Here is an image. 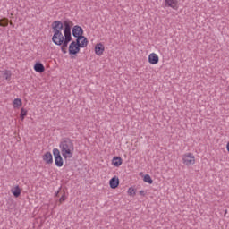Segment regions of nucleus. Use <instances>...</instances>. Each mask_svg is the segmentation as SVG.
Masks as SVG:
<instances>
[{"label": "nucleus", "mask_w": 229, "mask_h": 229, "mask_svg": "<svg viewBox=\"0 0 229 229\" xmlns=\"http://www.w3.org/2000/svg\"><path fill=\"white\" fill-rule=\"evenodd\" d=\"M128 194H130V196H135V189L129 188Z\"/></svg>", "instance_id": "24"}, {"label": "nucleus", "mask_w": 229, "mask_h": 229, "mask_svg": "<svg viewBox=\"0 0 229 229\" xmlns=\"http://www.w3.org/2000/svg\"><path fill=\"white\" fill-rule=\"evenodd\" d=\"M13 105L14 108H19V106H22V100L21 98H15L13 101Z\"/></svg>", "instance_id": "16"}, {"label": "nucleus", "mask_w": 229, "mask_h": 229, "mask_svg": "<svg viewBox=\"0 0 229 229\" xmlns=\"http://www.w3.org/2000/svg\"><path fill=\"white\" fill-rule=\"evenodd\" d=\"M67 199V196H65V193L62 195V197L59 199V203H64Z\"/></svg>", "instance_id": "25"}, {"label": "nucleus", "mask_w": 229, "mask_h": 229, "mask_svg": "<svg viewBox=\"0 0 229 229\" xmlns=\"http://www.w3.org/2000/svg\"><path fill=\"white\" fill-rule=\"evenodd\" d=\"M165 6L178 10V0H165Z\"/></svg>", "instance_id": "7"}, {"label": "nucleus", "mask_w": 229, "mask_h": 229, "mask_svg": "<svg viewBox=\"0 0 229 229\" xmlns=\"http://www.w3.org/2000/svg\"><path fill=\"white\" fill-rule=\"evenodd\" d=\"M61 155L67 160V158H72L74 155V143L70 138H63L59 143Z\"/></svg>", "instance_id": "1"}, {"label": "nucleus", "mask_w": 229, "mask_h": 229, "mask_svg": "<svg viewBox=\"0 0 229 229\" xmlns=\"http://www.w3.org/2000/svg\"><path fill=\"white\" fill-rule=\"evenodd\" d=\"M52 29L54 31L52 42H54L55 46H62V44H64V34H62V30H64V23L60 21H54L52 23Z\"/></svg>", "instance_id": "2"}, {"label": "nucleus", "mask_w": 229, "mask_h": 229, "mask_svg": "<svg viewBox=\"0 0 229 229\" xmlns=\"http://www.w3.org/2000/svg\"><path fill=\"white\" fill-rule=\"evenodd\" d=\"M55 164L56 167H62L64 165V158L62 157H57L56 159H55Z\"/></svg>", "instance_id": "17"}, {"label": "nucleus", "mask_w": 229, "mask_h": 229, "mask_svg": "<svg viewBox=\"0 0 229 229\" xmlns=\"http://www.w3.org/2000/svg\"><path fill=\"white\" fill-rule=\"evenodd\" d=\"M140 196H146V191L144 190L140 191Z\"/></svg>", "instance_id": "26"}, {"label": "nucleus", "mask_w": 229, "mask_h": 229, "mask_svg": "<svg viewBox=\"0 0 229 229\" xmlns=\"http://www.w3.org/2000/svg\"><path fill=\"white\" fill-rule=\"evenodd\" d=\"M43 160L46 164H48L49 165L53 164V155L51 154V152H46L43 155Z\"/></svg>", "instance_id": "11"}, {"label": "nucleus", "mask_w": 229, "mask_h": 229, "mask_svg": "<svg viewBox=\"0 0 229 229\" xmlns=\"http://www.w3.org/2000/svg\"><path fill=\"white\" fill-rule=\"evenodd\" d=\"M34 71H36V72H44L46 68L42 63H36L34 65Z\"/></svg>", "instance_id": "13"}, {"label": "nucleus", "mask_w": 229, "mask_h": 229, "mask_svg": "<svg viewBox=\"0 0 229 229\" xmlns=\"http://www.w3.org/2000/svg\"><path fill=\"white\" fill-rule=\"evenodd\" d=\"M26 115H28V110L21 108V114H20V117H21V121H24V117H26Z\"/></svg>", "instance_id": "22"}, {"label": "nucleus", "mask_w": 229, "mask_h": 229, "mask_svg": "<svg viewBox=\"0 0 229 229\" xmlns=\"http://www.w3.org/2000/svg\"><path fill=\"white\" fill-rule=\"evenodd\" d=\"M143 182L151 185V183H153V179H151V176L149 174H146L143 178Z\"/></svg>", "instance_id": "20"}, {"label": "nucleus", "mask_w": 229, "mask_h": 229, "mask_svg": "<svg viewBox=\"0 0 229 229\" xmlns=\"http://www.w3.org/2000/svg\"><path fill=\"white\" fill-rule=\"evenodd\" d=\"M182 164L187 166L194 165L196 164V157H194V154L191 152L182 155Z\"/></svg>", "instance_id": "4"}, {"label": "nucleus", "mask_w": 229, "mask_h": 229, "mask_svg": "<svg viewBox=\"0 0 229 229\" xmlns=\"http://www.w3.org/2000/svg\"><path fill=\"white\" fill-rule=\"evenodd\" d=\"M226 149H227V151H228V153H229V142H228L227 145H226Z\"/></svg>", "instance_id": "28"}, {"label": "nucleus", "mask_w": 229, "mask_h": 229, "mask_svg": "<svg viewBox=\"0 0 229 229\" xmlns=\"http://www.w3.org/2000/svg\"><path fill=\"white\" fill-rule=\"evenodd\" d=\"M105 52V46L102 43H98L95 46V55L98 56H101L103 53Z\"/></svg>", "instance_id": "8"}, {"label": "nucleus", "mask_w": 229, "mask_h": 229, "mask_svg": "<svg viewBox=\"0 0 229 229\" xmlns=\"http://www.w3.org/2000/svg\"><path fill=\"white\" fill-rule=\"evenodd\" d=\"M69 45V41H63L61 45V51L65 55L67 53V46Z\"/></svg>", "instance_id": "18"}, {"label": "nucleus", "mask_w": 229, "mask_h": 229, "mask_svg": "<svg viewBox=\"0 0 229 229\" xmlns=\"http://www.w3.org/2000/svg\"><path fill=\"white\" fill-rule=\"evenodd\" d=\"M112 164L114 165V167H120V165H123V159L119 157H114L112 159Z\"/></svg>", "instance_id": "14"}, {"label": "nucleus", "mask_w": 229, "mask_h": 229, "mask_svg": "<svg viewBox=\"0 0 229 229\" xmlns=\"http://www.w3.org/2000/svg\"><path fill=\"white\" fill-rule=\"evenodd\" d=\"M62 188H59V190L55 192V196H58V194H60V191Z\"/></svg>", "instance_id": "27"}, {"label": "nucleus", "mask_w": 229, "mask_h": 229, "mask_svg": "<svg viewBox=\"0 0 229 229\" xmlns=\"http://www.w3.org/2000/svg\"><path fill=\"white\" fill-rule=\"evenodd\" d=\"M4 76L5 80H7V81H10V80L12 79V72L5 70L4 72Z\"/></svg>", "instance_id": "21"}, {"label": "nucleus", "mask_w": 229, "mask_h": 229, "mask_svg": "<svg viewBox=\"0 0 229 229\" xmlns=\"http://www.w3.org/2000/svg\"><path fill=\"white\" fill-rule=\"evenodd\" d=\"M0 26H3L4 28H6L8 26V19L3 18L0 20Z\"/></svg>", "instance_id": "23"}, {"label": "nucleus", "mask_w": 229, "mask_h": 229, "mask_svg": "<svg viewBox=\"0 0 229 229\" xmlns=\"http://www.w3.org/2000/svg\"><path fill=\"white\" fill-rule=\"evenodd\" d=\"M71 24H72V21L69 20H65L63 22V27L64 26V41L65 42H71V40H72V37L71 36Z\"/></svg>", "instance_id": "3"}, {"label": "nucleus", "mask_w": 229, "mask_h": 229, "mask_svg": "<svg viewBox=\"0 0 229 229\" xmlns=\"http://www.w3.org/2000/svg\"><path fill=\"white\" fill-rule=\"evenodd\" d=\"M75 42H77V46H79V48L87 47V46L89 45V40L87 39V38H85V36H83L81 39L78 40L77 38Z\"/></svg>", "instance_id": "10"}, {"label": "nucleus", "mask_w": 229, "mask_h": 229, "mask_svg": "<svg viewBox=\"0 0 229 229\" xmlns=\"http://www.w3.org/2000/svg\"><path fill=\"white\" fill-rule=\"evenodd\" d=\"M80 47L76 41H72L69 46V55H78Z\"/></svg>", "instance_id": "6"}, {"label": "nucleus", "mask_w": 229, "mask_h": 229, "mask_svg": "<svg viewBox=\"0 0 229 229\" xmlns=\"http://www.w3.org/2000/svg\"><path fill=\"white\" fill-rule=\"evenodd\" d=\"M53 155H54L55 160H56V158L62 157V154H60V150L58 148H53Z\"/></svg>", "instance_id": "19"}, {"label": "nucleus", "mask_w": 229, "mask_h": 229, "mask_svg": "<svg viewBox=\"0 0 229 229\" xmlns=\"http://www.w3.org/2000/svg\"><path fill=\"white\" fill-rule=\"evenodd\" d=\"M11 192L13 194L14 198H19L21 196V188L17 185L11 190Z\"/></svg>", "instance_id": "15"}, {"label": "nucleus", "mask_w": 229, "mask_h": 229, "mask_svg": "<svg viewBox=\"0 0 229 229\" xmlns=\"http://www.w3.org/2000/svg\"><path fill=\"white\" fill-rule=\"evenodd\" d=\"M158 61H159L158 55L155 53L149 54L148 55L149 64H151L152 65H157V64H158Z\"/></svg>", "instance_id": "9"}, {"label": "nucleus", "mask_w": 229, "mask_h": 229, "mask_svg": "<svg viewBox=\"0 0 229 229\" xmlns=\"http://www.w3.org/2000/svg\"><path fill=\"white\" fill-rule=\"evenodd\" d=\"M72 36L78 40H81L83 38V29L80 25H75L72 28Z\"/></svg>", "instance_id": "5"}, {"label": "nucleus", "mask_w": 229, "mask_h": 229, "mask_svg": "<svg viewBox=\"0 0 229 229\" xmlns=\"http://www.w3.org/2000/svg\"><path fill=\"white\" fill-rule=\"evenodd\" d=\"M109 185L111 189H117V187H119V179L117 177L111 178Z\"/></svg>", "instance_id": "12"}]
</instances>
